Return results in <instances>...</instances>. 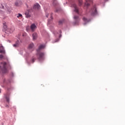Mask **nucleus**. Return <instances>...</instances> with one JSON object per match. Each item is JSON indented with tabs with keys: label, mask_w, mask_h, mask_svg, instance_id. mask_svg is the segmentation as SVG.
I'll list each match as a JSON object with an SVG mask.
<instances>
[{
	"label": "nucleus",
	"mask_w": 125,
	"mask_h": 125,
	"mask_svg": "<svg viewBox=\"0 0 125 125\" xmlns=\"http://www.w3.org/2000/svg\"><path fill=\"white\" fill-rule=\"evenodd\" d=\"M45 47V45L42 44L39 46L38 49L37 50L36 56L40 61H42V60H44L45 54L44 52H41V50L43 49V48Z\"/></svg>",
	"instance_id": "obj_1"
},
{
	"label": "nucleus",
	"mask_w": 125,
	"mask_h": 125,
	"mask_svg": "<svg viewBox=\"0 0 125 125\" xmlns=\"http://www.w3.org/2000/svg\"><path fill=\"white\" fill-rule=\"evenodd\" d=\"M7 63L5 62H2L0 64V71L2 73H7V68H6Z\"/></svg>",
	"instance_id": "obj_2"
},
{
	"label": "nucleus",
	"mask_w": 125,
	"mask_h": 125,
	"mask_svg": "<svg viewBox=\"0 0 125 125\" xmlns=\"http://www.w3.org/2000/svg\"><path fill=\"white\" fill-rule=\"evenodd\" d=\"M90 13H91V15H92V16H94V15H96V14H97L96 6H94L93 8L91 9L90 11Z\"/></svg>",
	"instance_id": "obj_3"
},
{
	"label": "nucleus",
	"mask_w": 125,
	"mask_h": 125,
	"mask_svg": "<svg viewBox=\"0 0 125 125\" xmlns=\"http://www.w3.org/2000/svg\"><path fill=\"white\" fill-rule=\"evenodd\" d=\"M71 7H74L75 12H76L77 14H80V12L79 11V8H78V7H77V5H76L75 4H72L71 5Z\"/></svg>",
	"instance_id": "obj_4"
},
{
	"label": "nucleus",
	"mask_w": 125,
	"mask_h": 125,
	"mask_svg": "<svg viewBox=\"0 0 125 125\" xmlns=\"http://www.w3.org/2000/svg\"><path fill=\"white\" fill-rule=\"evenodd\" d=\"M37 29V25L35 23H32L30 25V30L32 32H35Z\"/></svg>",
	"instance_id": "obj_5"
},
{
	"label": "nucleus",
	"mask_w": 125,
	"mask_h": 125,
	"mask_svg": "<svg viewBox=\"0 0 125 125\" xmlns=\"http://www.w3.org/2000/svg\"><path fill=\"white\" fill-rule=\"evenodd\" d=\"M91 2H92V0H86L84 6H86V7L89 6L90 3H91Z\"/></svg>",
	"instance_id": "obj_6"
},
{
	"label": "nucleus",
	"mask_w": 125,
	"mask_h": 125,
	"mask_svg": "<svg viewBox=\"0 0 125 125\" xmlns=\"http://www.w3.org/2000/svg\"><path fill=\"white\" fill-rule=\"evenodd\" d=\"M34 9H41V6L40 4L38 3H36L33 6Z\"/></svg>",
	"instance_id": "obj_7"
},
{
	"label": "nucleus",
	"mask_w": 125,
	"mask_h": 125,
	"mask_svg": "<svg viewBox=\"0 0 125 125\" xmlns=\"http://www.w3.org/2000/svg\"><path fill=\"white\" fill-rule=\"evenodd\" d=\"M74 19L75 20V25L78 24V22H79V21H80V18H79V17L77 16H75L74 17Z\"/></svg>",
	"instance_id": "obj_8"
},
{
	"label": "nucleus",
	"mask_w": 125,
	"mask_h": 125,
	"mask_svg": "<svg viewBox=\"0 0 125 125\" xmlns=\"http://www.w3.org/2000/svg\"><path fill=\"white\" fill-rule=\"evenodd\" d=\"M19 45H20V42H19V41H17L16 42L15 44H14L13 45V46H14V47H18V46H19Z\"/></svg>",
	"instance_id": "obj_9"
},
{
	"label": "nucleus",
	"mask_w": 125,
	"mask_h": 125,
	"mask_svg": "<svg viewBox=\"0 0 125 125\" xmlns=\"http://www.w3.org/2000/svg\"><path fill=\"white\" fill-rule=\"evenodd\" d=\"M32 37L33 41H36L38 38V34L36 33H34L33 34Z\"/></svg>",
	"instance_id": "obj_10"
},
{
	"label": "nucleus",
	"mask_w": 125,
	"mask_h": 125,
	"mask_svg": "<svg viewBox=\"0 0 125 125\" xmlns=\"http://www.w3.org/2000/svg\"><path fill=\"white\" fill-rule=\"evenodd\" d=\"M4 48L1 45H0V53H4Z\"/></svg>",
	"instance_id": "obj_11"
},
{
	"label": "nucleus",
	"mask_w": 125,
	"mask_h": 125,
	"mask_svg": "<svg viewBox=\"0 0 125 125\" xmlns=\"http://www.w3.org/2000/svg\"><path fill=\"white\" fill-rule=\"evenodd\" d=\"M21 4H22V2H21L20 0L17 1L15 3L16 6H19L21 5Z\"/></svg>",
	"instance_id": "obj_12"
},
{
	"label": "nucleus",
	"mask_w": 125,
	"mask_h": 125,
	"mask_svg": "<svg viewBox=\"0 0 125 125\" xmlns=\"http://www.w3.org/2000/svg\"><path fill=\"white\" fill-rule=\"evenodd\" d=\"M33 47H34V43H31L30 44H29V45L28 46L29 49H32V48H33Z\"/></svg>",
	"instance_id": "obj_13"
},
{
	"label": "nucleus",
	"mask_w": 125,
	"mask_h": 125,
	"mask_svg": "<svg viewBox=\"0 0 125 125\" xmlns=\"http://www.w3.org/2000/svg\"><path fill=\"white\" fill-rule=\"evenodd\" d=\"M83 21L84 22H85V23H87V22H89L90 21V20H88L87 19L85 18H83Z\"/></svg>",
	"instance_id": "obj_14"
},
{
	"label": "nucleus",
	"mask_w": 125,
	"mask_h": 125,
	"mask_svg": "<svg viewBox=\"0 0 125 125\" xmlns=\"http://www.w3.org/2000/svg\"><path fill=\"white\" fill-rule=\"evenodd\" d=\"M25 15L26 17V18H29V17H30V15L29 14V13H28V12H26L25 13Z\"/></svg>",
	"instance_id": "obj_15"
},
{
	"label": "nucleus",
	"mask_w": 125,
	"mask_h": 125,
	"mask_svg": "<svg viewBox=\"0 0 125 125\" xmlns=\"http://www.w3.org/2000/svg\"><path fill=\"white\" fill-rule=\"evenodd\" d=\"M79 5H83V0H78Z\"/></svg>",
	"instance_id": "obj_16"
},
{
	"label": "nucleus",
	"mask_w": 125,
	"mask_h": 125,
	"mask_svg": "<svg viewBox=\"0 0 125 125\" xmlns=\"http://www.w3.org/2000/svg\"><path fill=\"white\" fill-rule=\"evenodd\" d=\"M3 28H4V29H7V25H6V22L3 23Z\"/></svg>",
	"instance_id": "obj_17"
},
{
	"label": "nucleus",
	"mask_w": 125,
	"mask_h": 125,
	"mask_svg": "<svg viewBox=\"0 0 125 125\" xmlns=\"http://www.w3.org/2000/svg\"><path fill=\"white\" fill-rule=\"evenodd\" d=\"M4 57L2 55H0V60H1L2 59H4Z\"/></svg>",
	"instance_id": "obj_18"
},
{
	"label": "nucleus",
	"mask_w": 125,
	"mask_h": 125,
	"mask_svg": "<svg viewBox=\"0 0 125 125\" xmlns=\"http://www.w3.org/2000/svg\"><path fill=\"white\" fill-rule=\"evenodd\" d=\"M6 100L7 102H8V103H9V98L8 97H6Z\"/></svg>",
	"instance_id": "obj_19"
},
{
	"label": "nucleus",
	"mask_w": 125,
	"mask_h": 125,
	"mask_svg": "<svg viewBox=\"0 0 125 125\" xmlns=\"http://www.w3.org/2000/svg\"><path fill=\"white\" fill-rule=\"evenodd\" d=\"M19 17H22V14H19V15L17 16V18H19Z\"/></svg>",
	"instance_id": "obj_20"
},
{
	"label": "nucleus",
	"mask_w": 125,
	"mask_h": 125,
	"mask_svg": "<svg viewBox=\"0 0 125 125\" xmlns=\"http://www.w3.org/2000/svg\"><path fill=\"white\" fill-rule=\"evenodd\" d=\"M63 23V21H59V25H61V24H62Z\"/></svg>",
	"instance_id": "obj_21"
},
{
	"label": "nucleus",
	"mask_w": 125,
	"mask_h": 125,
	"mask_svg": "<svg viewBox=\"0 0 125 125\" xmlns=\"http://www.w3.org/2000/svg\"><path fill=\"white\" fill-rule=\"evenodd\" d=\"M35 60H36V59H33L32 60V63H34L35 62Z\"/></svg>",
	"instance_id": "obj_22"
},
{
	"label": "nucleus",
	"mask_w": 125,
	"mask_h": 125,
	"mask_svg": "<svg viewBox=\"0 0 125 125\" xmlns=\"http://www.w3.org/2000/svg\"><path fill=\"white\" fill-rule=\"evenodd\" d=\"M46 17H48V14H46Z\"/></svg>",
	"instance_id": "obj_23"
},
{
	"label": "nucleus",
	"mask_w": 125,
	"mask_h": 125,
	"mask_svg": "<svg viewBox=\"0 0 125 125\" xmlns=\"http://www.w3.org/2000/svg\"><path fill=\"white\" fill-rule=\"evenodd\" d=\"M26 34H22V37H24V36H25Z\"/></svg>",
	"instance_id": "obj_24"
},
{
	"label": "nucleus",
	"mask_w": 125,
	"mask_h": 125,
	"mask_svg": "<svg viewBox=\"0 0 125 125\" xmlns=\"http://www.w3.org/2000/svg\"><path fill=\"white\" fill-rule=\"evenodd\" d=\"M7 13H9V14L10 13V11H7Z\"/></svg>",
	"instance_id": "obj_25"
},
{
	"label": "nucleus",
	"mask_w": 125,
	"mask_h": 125,
	"mask_svg": "<svg viewBox=\"0 0 125 125\" xmlns=\"http://www.w3.org/2000/svg\"><path fill=\"white\" fill-rule=\"evenodd\" d=\"M26 30H27V32H28L29 29H28V28H26Z\"/></svg>",
	"instance_id": "obj_26"
},
{
	"label": "nucleus",
	"mask_w": 125,
	"mask_h": 125,
	"mask_svg": "<svg viewBox=\"0 0 125 125\" xmlns=\"http://www.w3.org/2000/svg\"><path fill=\"white\" fill-rule=\"evenodd\" d=\"M51 19L52 20V16H51Z\"/></svg>",
	"instance_id": "obj_27"
},
{
	"label": "nucleus",
	"mask_w": 125,
	"mask_h": 125,
	"mask_svg": "<svg viewBox=\"0 0 125 125\" xmlns=\"http://www.w3.org/2000/svg\"><path fill=\"white\" fill-rule=\"evenodd\" d=\"M0 92H1V91H0Z\"/></svg>",
	"instance_id": "obj_28"
},
{
	"label": "nucleus",
	"mask_w": 125,
	"mask_h": 125,
	"mask_svg": "<svg viewBox=\"0 0 125 125\" xmlns=\"http://www.w3.org/2000/svg\"><path fill=\"white\" fill-rule=\"evenodd\" d=\"M107 0H105V1H107Z\"/></svg>",
	"instance_id": "obj_29"
}]
</instances>
